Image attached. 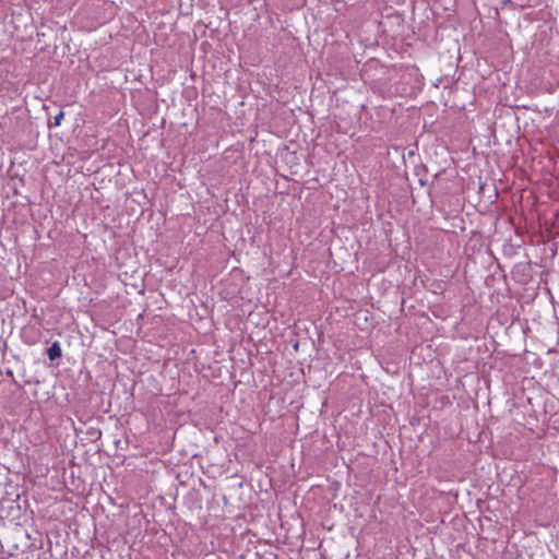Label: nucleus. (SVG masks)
Segmentation results:
<instances>
[{"instance_id":"f257e3e1","label":"nucleus","mask_w":559,"mask_h":559,"mask_svg":"<svg viewBox=\"0 0 559 559\" xmlns=\"http://www.w3.org/2000/svg\"><path fill=\"white\" fill-rule=\"evenodd\" d=\"M47 355L51 361L61 357L62 350L59 342L52 343V345L47 349Z\"/></svg>"},{"instance_id":"f03ea898","label":"nucleus","mask_w":559,"mask_h":559,"mask_svg":"<svg viewBox=\"0 0 559 559\" xmlns=\"http://www.w3.org/2000/svg\"><path fill=\"white\" fill-rule=\"evenodd\" d=\"M23 337L25 340V343H27V344H36L37 341H38V336L36 334L33 335V336H28V331L27 330H24Z\"/></svg>"},{"instance_id":"7ed1b4c3","label":"nucleus","mask_w":559,"mask_h":559,"mask_svg":"<svg viewBox=\"0 0 559 559\" xmlns=\"http://www.w3.org/2000/svg\"><path fill=\"white\" fill-rule=\"evenodd\" d=\"M63 116H64L63 111H60V112L55 117V119H53L55 121H53V124H52V126H53V127L59 126V124H60V122H61V119L63 118Z\"/></svg>"}]
</instances>
